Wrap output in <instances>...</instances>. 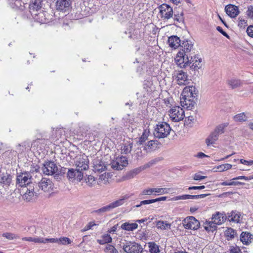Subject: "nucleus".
<instances>
[{
    "mask_svg": "<svg viewBox=\"0 0 253 253\" xmlns=\"http://www.w3.org/2000/svg\"><path fill=\"white\" fill-rule=\"evenodd\" d=\"M198 90L194 86H186L183 90L180 99L182 107L189 110H192L197 100Z\"/></svg>",
    "mask_w": 253,
    "mask_h": 253,
    "instance_id": "obj_1",
    "label": "nucleus"
},
{
    "mask_svg": "<svg viewBox=\"0 0 253 253\" xmlns=\"http://www.w3.org/2000/svg\"><path fill=\"white\" fill-rule=\"evenodd\" d=\"M170 130L171 128L169 125L166 122H162L157 125L153 134L155 137L163 138L167 137Z\"/></svg>",
    "mask_w": 253,
    "mask_h": 253,
    "instance_id": "obj_2",
    "label": "nucleus"
},
{
    "mask_svg": "<svg viewBox=\"0 0 253 253\" xmlns=\"http://www.w3.org/2000/svg\"><path fill=\"white\" fill-rule=\"evenodd\" d=\"M169 118L173 122H178L182 120L185 117L184 111L179 106H174L169 111Z\"/></svg>",
    "mask_w": 253,
    "mask_h": 253,
    "instance_id": "obj_3",
    "label": "nucleus"
},
{
    "mask_svg": "<svg viewBox=\"0 0 253 253\" xmlns=\"http://www.w3.org/2000/svg\"><path fill=\"white\" fill-rule=\"evenodd\" d=\"M74 164L76 169L82 172L88 169L89 168V160L84 154L76 157Z\"/></svg>",
    "mask_w": 253,
    "mask_h": 253,
    "instance_id": "obj_4",
    "label": "nucleus"
},
{
    "mask_svg": "<svg viewBox=\"0 0 253 253\" xmlns=\"http://www.w3.org/2000/svg\"><path fill=\"white\" fill-rule=\"evenodd\" d=\"M32 176L29 172L21 173L17 176L16 184L20 187L26 188L31 186Z\"/></svg>",
    "mask_w": 253,
    "mask_h": 253,
    "instance_id": "obj_5",
    "label": "nucleus"
},
{
    "mask_svg": "<svg viewBox=\"0 0 253 253\" xmlns=\"http://www.w3.org/2000/svg\"><path fill=\"white\" fill-rule=\"evenodd\" d=\"M182 225L186 229L196 230L200 228V223L195 217L189 216L182 220Z\"/></svg>",
    "mask_w": 253,
    "mask_h": 253,
    "instance_id": "obj_6",
    "label": "nucleus"
},
{
    "mask_svg": "<svg viewBox=\"0 0 253 253\" xmlns=\"http://www.w3.org/2000/svg\"><path fill=\"white\" fill-rule=\"evenodd\" d=\"M122 248L126 253H142L143 249L139 244L135 242H126L122 244Z\"/></svg>",
    "mask_w": 253,
    "mask_h": 253,
    "instance_id": "obj_7",
    "label": "nucleus"
},
{
    "mask_svg": "<svg viewBox=\"0 0 253 253\" xmlns=\"http://www.w3.org/2000/svg\"><path fill=\"white\" fill-rule=\"evenodd\" d=\"M47 141L44 139H37L33 141L31 144V148L34 151H36L39 154H43L47 152L46 150Z\"/></svg>",
    "mask_w": 253,
    "mask_h": 253,
    "instance_id": "obj_8",
    "label": "nucleus"
},
{
    "mask_svg": "<svg viewBox=\"0 0 253 253\" xmlns=\"http://www.w3.org/2000/svg\"><path fill=\"white\" fill-rule=\"evenodd\" d=\"M42 170L44 174L52 175L58 174V167L56 163L51 161H45L43 164Z\"/></svg>",
    "mask_w": 253,
    "mask_h": 253,
    "instance_id": "obj_9",
    "label": "nucleus"
},
{
    "mask_svg": "<svg viewBox=\"0 0 253 253\" xmlns=\"http://www.w3.org/2000/svg\"><path fill=\"white\" fill-rule=\"evenodd\" d=\"M37 185L39 190L46 192L50 193L53 191L54 184L49 178L42 177L41 180L38 182Z\"/></svg>",
    "mask_w": 253,
    "mask_h": 253,
    "instance_id": "obj_10",
    "label": "nucleus"
},
{
    "mask_svg": "<svg viewBox=\"0 0 253 253\" xmlns=\"http://www.w3.org/2000/svg\"><path fill=\"white\" fill-rule=\"evenodd\" d=\"M161 18L165 20H168L173 17V11L172 8L169 4L163 3L159 7Z\"/></svg>",
    "mask_w": 253,
    "mask_h": 253,
    "instance_id": "obj_11",
    "label": "nucleus"
},
{
    "mask_svg": "<svg viewBox=\"0 0 253 253\" xmlns=\"http://www.w3.org/2000/svg\"><path fill=\"white\" fill-rule=\"evenodd\" d=\"M128 164L127 159L126 157H118L113 160L111 163L112 169L116 170L122 169Z\"/></svg>",
    "mask_w": 253,
    "mask_h": 253,
    "instance_id": "obj_12",
    "label": "nucleus"
},
{
    "mask_svg": "<svg viewBox=\"0 0 253 253\" xmlns=\"http://www.w3.org/2000/svg\"><path fill=\"white\" fill-rule=\"evenodd\" d=\"M174 60L176 64L181 68H185L189 64L188 55L181 51L177 53Z\"/></svg>",
    "mask_w": 253,
    "mask_h": 253,
    "instance_id": "obj_13",
    "label": "nucleus"
},
{
    "mask_svg": "<svg viewBox=\"0 0 253 253\" xmlns=\"http://www.w3.org/2000/svg\"><path fill=\"white\" fill-rule=\"evenodd\" d=\"M67 177L71 181H74L75 180L80 181L83 179L84 174L83 172L78 170L77 169H68Z\"/></svg>",
    "mask_w": 253,
    "mask_h": 253,
    "instance_id": "obj_14",
    "label": "nucleus"
},
{
    "mask_svg": "<svg viewBox=\"0 0 253 253\" xmlns=\"http://www.w3.org/2000/svg\"><path fill=\"white\" fill-rule=\"evenodd\" d=\"M34 19L40 23H45L49 21L50 15L42 9L31 14Z\"/></svg>",
    "mask_w": 253,
    "mask_h": 253,
    "instance_id": "obj_15",
    "label": "nucleus"
},
{
    "mask_svg": "<svg viewBox=\"0 0 253 253\" xmlns=\"http://www.w3.org/2000/svg\"><path fill=\"white\" fill-rule=\"evenodd\" d=\"M43 5L42 0H31L28 7L31 14H35V12L42 10Z\"/></svg>",
    "mask_w": 253,
    "mask_h": 253,
    "instance_id": "obj_16",
    "label": "nucleus"
},
{
    "mask_svg": "<svg viewBox=\"0 0 253 253\" xmlns=\"http://www.w3.org/2000/svg\"><path fill=\"white\" fill-rule=\"evenodd\" d=\"M71 5L70 0H57L56 2V8L62 12L68 11Z\"/></svg>",
    "mask_w": 253,
    "mask_h": 253,
    "instance_id": "obj_17",
    "label": "nucleus"
},
{
    "mask_svg": "<svg viewBox=\"0 0 253 253\" xmlns=\"http://www.w3.org/2000/svg\"><path fill=\"white\" fill-rule=\"evenodd\" d=\"M22 190L25 191L22 196L23 199L27 202L32 200L34 195H35L36 196L37 194V193L34 191V187L33 186L23 188Z\"/></svg>",
    "mask_w": 253,
    "mask_h": 253,
    "instance_id": "obj_18",
    "label": "nucleus"
},
{
    "mask_svg": "<svg viewBox=\"0 0 253 253\" xmlns=\"http://www.w3.org/2000/svg\"><path fill=\"white\" fill-rule=\"evenodd\" d=\"M225 11L231 18H235L240 13L238 7L231 4H228L225 6Z\"/></svg>",
    "mask_w": 253,
    "mask_h": 253,
    "instance_id": "obj_19",
    "label": "nucleus"
},
{
    "mask_svg": "<svg viewBox=\"0 0 253 253\" xmlns=\"http://www.w3.org/2000/svg\"><path fill=\"white\" fill-rule=\"evenodd\" d=\"M209 194H204L197 195H182L181 196H177L173 197L171 200L173 201H178L179 200H187V199H198L205 198Z\"/></svg>",
    "mask_w": 253,
    "mask_h": 253,
    "instance_id": "obj_20",
    "label": "nucleus"
},
{
    "mask_svg": "<svg viewBox=\"0 0 253 253\" xmlns=\"http://www.w3.org/2000/svg\"><path fill=\"white\" fill-rule=\"evenodd\" d=\"M130 197V195L128 194H126L125 195L122 196L120 199L114 201L111 203L109 204V205H108L110 211L117 207L123 205L125 203V201L126 200L129 199Z\"/></svg>",
    "mask_w": 253,
    "mask_h": 253,
    "instance_id": "obj_21",
    "label": "nucleus"
},
{
    "mask_svg": "<svg viewBox=\"0 0 253 253\" xmlns=\"http://www.w3.org/2000/svg\"><path fill=\"white\" fill-rule=\"evenodd\" d=\"M201 62V58H199L197 56H194L193 57H191L190 59H189V64H188V66H189L190 68L195 70L200 68Z\"/></svg>",
    "mask_w": 253,
    "mask_h": 253,
    "instance_id": "obj_22",
    "label": "nucleus"
},
{
    "mask_svg": "<svg viewBox=\"0 0 253 253\" xmlns=\"http://www.w3.org/2000/svg\"><path fill=\"white\" fill-rule=\"evenodd\" d=\"M253 240V235L248 232H242L240 235V241L243 244L248 245Z\"/></svg>",
    "mask_w": 253,
    "mask_h": 253,
    "instance_id": "obj_23",
    "label": "nucleus"
},
{
    "mask_svg": "<svg viewBox=\"0 0 253 253\" xmlns=\"http://www.w3.org/2000/svg\"><path fill=\"white\" fill-rule=\"evenodd\" d=\"M168 43L169 46L174 49L180 46L181 41L179 37L176 36H172L169 38Z\"/></svg>",
    "mask_w": 253,
    "mask_h": 253,
    "instance_id": "obj_24",
    "label": "nucleus"
},
{
    "mask_svg": "<svg viewBox=\"0 0 253 253\" xmlns=\"http://www.w3.org/2000/svg\"><path fill=\"white\" fill-rule=\"evenodd\" d=\"M180 47L181 48V52H184L186 54L191 51L193 47V44L191 41L185 40L181 42Z\"/></svg>",
    "mask_w": 253,
    "mask_h": 253,
    "instance_id": "obj_25",
    "label": "nucleus"
},
{
    "mask_svg": "<svg viewBox=\"0 0 253 253\" xmlns=\"http://www.w3.org/2000/svg\"><path fill=\"white\" fill-rule=\"evenodd\" d=\"M11 182V176L7 173H0V183L5 185H9Z\"/></svg>",
    "mask_w": 253,
    "mask_h": 253,
    "instance_id": "obj_26",
    "label": "nucleus"
},
{
    "mask_svg": "<svg viewBox=\"0 0 253 253\" xmlns=\"http://www.w3.org/2000/svg\"><path fill=\"white\" fill-rule=\"evenodd\" d=\"M226 219V216H224L222 213L216 212L215 214L212 215V220L215 222L217 225L221 224Z\"/></svg>",
    "mask_w": 253,
    "mask_h": 253,
    "instance_id": "obj_27",
    "label": "nucleus"
},
{
    "mask_svg": "<svg viewBox=\"0 0 253 253\" xmlns=\"http://www.w3.org/2000/svg\"><path fill=\"white\" fill-rule=\"evenodd\" d=\"M9 1L13 8H18L21 10H24L26 7L25 5H27V4H25L21 0H9Z\"/></svg>",
    "mask_w": 253,
    "mask_h": 253,
    "instance_id": "obj_28",
    "label": "nucleus"
},
{
    "mask_svg": "<svg viewBox=\"0 0 253 253\" xmlns=\"http://www.w3.org/2000/svg\"><path fill=\"white\" fill-rule=\"evenodd\" d=\"M149 252L150 253H160V246L154 242H149L147 243Z\"/></svg>",
    "mask_w": 253,
    "mask_h": 253,
    "instance_id": "obj_29",
    "label": "nucleus"
},
{
    "mask_svg": "<svg viewBox=\"0 0 253 253\" xmlns=\"http://www.w3.org/2000/svg\"><path fill=\"white\" fill-rule=\"evenodd\" d=\"M219 136L213 131L211 133L206 139V143L208 146L212 145L218 140Z\"/></svg>",
    "mask_w": 253,
    "mask_h": 253,
    "instance_id": "obj_30",
    "label": "nucleus"
},
{
    "mask_svg": "<svg viewBox=\"0 0 253 253\" xmlns=\"http://www.w3.org/2000/svg\"><path fill=\"white\" fill-rule=\"evenodd\" d=\"M217 225L214 221H207L204 223V229L208 232H213L216 230Z\"/></svg>",
    "mask_w": 253,
    "mask_h": 253,
    "instance_id": "obj_31",
    "label": "nucleus"
},
{
    "mask_svg": "<svg viewBox=\"0 0 253 253\" xmlns=\"http://www.w3.org/2000/svg\"><path fill=\"white\" fill-rule=\"evenodd\" d=\"M138 227L136 223L125 222L121 225V228L126 231H133Z\"/></svg>",
    "mask_w": 253,
    "mask_h": 253,
    "instance_id": "obj_32",
    "label": "nucleus"
},
{
    "mask_svg": "<svg viewBox=\"0 0 253 253\" xmlns=\"http://www.w3.org/2000/svg\"><path fill=\"white\" fill-rule=\"evenodd\" d=\"M132 148V143L127 142L123 144L121 147L122 154H127L130 152Z\"/></svg>",
    "mask_w": 253,
    "mask_h": 253,
    "instance_id": "obj_33",
    "label": "nucleus"
},
{
    "mask_svg": "<svg viewBox=\"0 0 253 253\" xmlns=\"http://www.w3.org/2000/svg\"><path fill=\"white\" fill-rule=\"evenodd\" d=\"M173 24L176 25L178 23H183L184 21V17L183 13H176L175 11L173 12Z\"/></svg>",
    "mask_w": 253,
    "mask_h": 253,
    "instance_id": "obj_34",
    "label": "nucleus"
},
{
    "mask_svg": "<svg viewBox=\"0 0 253 253\" xmlns=\"http://www.w3.org/2000/svg\"><path fill=\"white\" fill-rule=\"evenodd\" d=\"M224 234L228 241L233 239L237 235L236 231L231 228H227Z\"/></svg>",
    "mask_w": 253,
    "mask_h": 253,
    "instance_id": "obj_35",
    "label": "nucleus"
},
{
    "mask_svg": "<svg viewBox=\"0 0 253 253\" xmlns=\"http://www.w3.org/2000/svg\"><path fill=\"white\" fill-rule=\"evenodd\" d=\"M94 170L95 171L102 172L106 169L104 164L100 161H96L93 163Z\"/></svg>",
    "mask_w": 253,
    "mask_h": 253,
    "instance_id": "obj_36",
    "label": "nucleus"
},
{
    "mask_svg": "<svg viewBox=\"0 0 253 253\" xmlns=\"http://www.w3.org/2000/svg\"><path fill=\"white\" fill-rule=\"evenodd\" d=\"M226 218H227L229 221H233L238 223L240 221V216L236 212L232 211L228 214Z\"/></svg>",
    "mask_w": 253,
    "mask_h": 253,
    "instance_id": "obj_37",
    "label": "nucleus"
},
{
    "mask_svg": "<svg viewBox=\"0 0 253 253\" xmlns=\"http://www.w3.org/2000/svg\"><path fill=\"white\" fill-rule=\"evenodd\" d=\"M156 226L161 230L170 229L171 224L166 221L159 220L156 222Z\"/></svg>",
    "mask_w": 253,
    "mask_h": 253,
    "instance_id": "obj_38",
    "label": "nucleus"
},
{
    "mask_svg": "<svg viewBox=\"0 0 253 253\" xmlns=\"http://www.w3.org/2000/svg\"><path fill=\"white\" fill-rule=\"evenodd\" d=\"M149 135V130L146 129H144L142 135L139 138L138 141H137V144L138 145H143V143L148 139V137Z\"/></svg>",
    "mask_w": 253,
    "mask_h": 253,
    "instance_id": "obj_39",
    "label": "nucleus"
},
{
    "mask_svg": "<svg viewBox=\"0 0 253 253\" xmlns=\"http://www.w3.org/2000/svg\"><path fill=\"white\" fill-rule=\"evenodd\" d=\"M145 84H144V89L146 90L147 94H149L152 91L155 90V87L153 84L151 80H145Z\"/></svg>",
    "mask_w": 253,
    "mask_h": 253,
    "instance_id": "obj_40",
    "label": "nucleus"
},
{
    "mask_svg": "<svg viewBox=\"0 0 253 253\" xmlns=\"http://www.w3.org/2000/svg\"><path fill=\"white\" fill-rule=\"evenodd\" d=\"M228 123L220 124L215 127L213 131L219 136L220 134H223L224 132L225 128L228 126Z\"/></svg>",
    "mask_w": 253,
    "mask_h": 253,
    "instance_id": "obj_41",
    "label": "nucleus"
},
{
    "mask_svg": "<svg viewBox=\"0 0 253 253\" xmlns=\"http://www.w3.org/2000/svg\"><path fill=\"white\" fill-rule=\"evenodd\" d=\"M234 120L236 122H245L247 120V117L244 113H241L235 115Z\"/></svg>",
    "mask_w": 253,
    "mask_h": 253,
    "instance_id": "obj_42",
    "label": "nucleus"
},
{
    "mask_svg": "<svg viewBox=\"0 0 253 253\" xmlns=\"http://www.w3.org/2000/svg\"><path fill=\"white\" fill-rule=\"evenodd\" d=\"M112 239L111 236L108 234H104L102 236V239L99 241L100 244H104L109 243L112 242Z\"/></svg>",
    "mask_w": 253,
    "mask_h": 253,
    "instance_id": "obj_43",
    "label": "nucleus"
},
{
    "mask_svg": "<svg viewBox=\"0 0 253 253\" xmlns=\"http://www.w3.org/2000/svg\"><path fill=\"white\" fill-rule=\"evenodd\" d=\"M41 237H23L22 238V241H26L37 243H42L43 242L41 240Z\"/></svg>",
    "mask_w": 253,
    "mask_h": 253,
    "instance_id": "obj_44",
    "label": "nucleus"
},
{
    "mask_svg": "<svg viewBox=\"0 0 253 253\" xmlns=\"http://www.w3.org/2000/svg\"><path fill=\"white\" fill-rule=\"evenodd\" d=\"M154 195H160L168 193V189L166 188H153Z\"/></svg>",
    "mask_w": 253,
    "mask_h": 253,
    "instance_id": "obj_45",
    "label": "nucleus"
},
{
    "mask_svg": "<svg viewBox=\"0 0 253 253\" xmlns=\"http://www.w3.org/2000/svg\"><path fill=\"white\" fill-rule=\"evenodd\" d=\"M85 180L89 186L91 187L95 184V178L92 175H88L87 177L85 178Z\"/></svg>",
    "mask_w": 253,
    "mask_h": 253,
    "instance_id": "obj_46",
    "label": "nucleus"
},
{
    "mask_svg": "<svg viewBox=\"0 0 253 253\" xmlns=\"http://www.w3.org/2000/svg\"><path fill=\"white\" fill-rule=\"evenodd\" d=\"M2 237L10 240L19 238V236L17 235L12 233H4L2 234Z\"/></svg>",
    "mask_w": 253,
    "mask_h": 253,
    "instance_id": "obj_47",
    "label": "nucleus"
},
{
    "mask_svg": "<svg viewBox=\"0 0 253 253\" xmlns=\"http://www.w3.org/2000/svg\"><path fill=\"white\" fill-rule=\"evenodd\" d=\"M232 166L229 164H225L217 166V169L220 171H223L230 169L232 168Z\"/></svg>",
    "mask_w": 253,
    "mask_h": 253,
    "instance_id": "obj_48",
    "label": "nucleus"
},
{
    "mask_svg": "<svg viewBox=\"0 0 253 253\" xmlns=\"http://www.w3.org/2000/svg\"><path fill=\"white\" fill-rule=\"evenodd\" d=\"M228 84L232 88H235L238 87L240 84V80H228Z\"/></svg>",
    "mask_w": 253,
    "mask_h": 253,
    "instance_id": "obj_49",
    "label": "nucleus"
},
{
    "mask_svg": "<svg viewBox=\"0 0 253 253\" xmlns=\"http://www.w3.org/2000/svg\"><path fill=\"white\" fill-rule=\"evenodd\" d=\"M165 104L167 107L171 108L173 107V104L174 103L173 99L171 97H168L164 99Z\"/></svg>",
    "mask_w": 253,
    "mask_h": 253,
    "instance_id": "obj_50",
    "label": "nucleus"
},
{
    "mask_svg": "<svg viewBox=\"0 0 253 253\" xmlns=\"http://www.w3.org/2000/svg\"><path fill=\"white\" fill-rule=\"evenodd\" d=\"M156 144V143L155 140H150L148 142L146 146H143L142 147H143V150L147 152L149 151L150 149H152L154 147V145Z\"/></svg>",
    "mask_w": 253,
    "mask_h": 253,
    "instance_id": "obj_51",
    "label": "nucleus"
},
{
    "mask_svg": "<svg viewBox=\"0 0 253 253\" xmlns=\"http://www.w3.org/2000/svg\"><path fill=\"white\" fill-rule=\"evenodd\" d=\"M243 184H244L243 183L239 181H224L221 183V185L222 186H235Z\"/></svg>",
    "mask_w": 253,
    "mask_h": 253,
    "instance_id": "obj_52",
    "label": "nucleus"
},
{
    "mask_svg": "<svg viewBox=\"0 0 253 253\" xmlns=\"http://www.w3.org/2000/svg\"><path fill=\"white\" fill-rule=\"evenodd\" d=\"M108 253H118L117 250L112 245H108L105 249Z\"/></svg>",
    "mask_w": 253,
    "mask_h": 253,
    "instance_id": "obj_53",
    "label": "nucleus"
},
{
    "mask_svg": "<svg viewBox=\"0 0 253 253\" xmlns=\"http://www.w3.org/2000/svg\"><path fill=\"white\" fill-rule=\"evenodd\" d=\"M246 14L250 19L253 20V5L248 6Z\"/></svg>",
    "mask_w": 253,
    "mask_h": 253,
    "instance_id": "obj_54",
    "label": "nucleus"
},
{
    "mask_svg": "<svg viewBox=\"0 0 253 253\" xmlns=\"http://www.w3.org/2000/svg\"><path fill=\"white\" fill-rule=\"evenodd\" d=\"M17 155V152L15 151H6L4 154L3 155L5 157H8V158L9 159H12L13 157H16Z\"/></svg>",
    "mask_w": 253,
    "mask_h": 253,
    "instance_id": "obj_55",
    "label": "nucleus"
},
{
    "mask_svg": "<svg viewBox=\"0 0 253 253\" xmlns=\"http://www.w3.org/2000/svg\"><path fill=\"white\" fill-rule=\"evenodd\" d=\"M58 242L62 245H68L71 243L70 240L67 237H61L58 240Z\"/></svg>",
    "mask_w": 253,
    "mask_h": 253,
    "instance_id": "obj_56",
    "label": "nucleus"
},
{
    "mask_svg": "<svg viewBox=\"0 0 253 253\" xmlns=\"http://www.w3.org/2000/svg\"><path fill=\"white\" fill-rule=\"evenodd\" d=\"M141 195H154V189L153 188H149L147 189L143 190L141 194Z\"/></svg>",
    "mask_w": 253,
    "mask_h": 253,
    "instance_id": "obj_57",
    "label": "nucleus"
},
{
    "mask_svg": "<svg viewBox=\"0 0 253 253\" xmlns=\"http://www.w3.org/2000/svg\"><path fill=\"white\" fill-rule=\"evenodd\" d=\"M109 211H110V210L109 209L108 205H107L98 210L95 211V212L97 213H100L101 212H105Z\"/></svg>",
    "mask_w": 253,
    "mask_h": 253,
    "instance_id": "obj_58",
    "label": "nucleus"
},
{
    "mask_svg": "<svg viewBox=\"0 0 253 253\" xmlns=\"http://www.w3.org/2000/svg\"><path fill=\"white\" fill-rule=\"evenodd\" d=\"M41 240L43 241V242H42V243H55L57 241L58 242L57 239H54V238H42Z\"/></svg>",
    "mask_w": 253,
    "mask_h": 253,
    "instance_id": "obj_59",
    "label": "nucleus"
},
{
    "mask_svg": "<svg viewBox=\"0 0 253 253\" xmlns=\"http://www.w3.org/2000/svg\"><path fill=\"white\" fill-rule=\"evenodd\" d=\"M141 148H137L135 151V155L137 159L142 158L143 156V153L142 152Z\"/></svg>",
    "mask_w": 253,
    "mask_h": 253,
    "instance_id": "obj_60",
    "label": "nucleus"
},
{
    "mask_svg": "<svg viewBox=\"0 0 253 253\" xmlns=\"http://www.w3.org/2000/svg\"><path fill=\"white\" fill-rule=\"evenodd\" d=\"M252 179H253V176H250L249 177L245 176H238V177L233 178L232 180H239V179H244L246 180H251Z\"/></svg>",
    "mask_w": 253,
    "mask_h": 253,
    "instance_id": "obj_61",
    "label": "nucleus"
},
{
    "mask_svg": "<svg viewBox=\"0 0 253 253\" xmlns=\"http://www.w3.org/2000/svg\"><path fill=\"white\" fill-rule=\"evenodd\" d=\"M247 33L249 36L253 38V25H250L247 28Z\"/></svg>",
    "mask_w": 253,
    "mask_h": 253,
    "instance_id": "obj_62",
    "label": "nucleus"
},
{
    "mask_svg": "<svg viewBox=\"0 0 253 253\" xmlns=\"http://www.w3.org/2000/svg\"><path fill=\"white\" fill-rule=\"evenodd\" d=\"M241 251L238 247H231L230 249V253H240Z\"/></svg>",
    "mask_w": 253,
    "mask_h": 253,
    "instance_id": "obj_63",
    "label": "nucleus"
},
{
    "mask_svg": "<svg viewBox=\"0 0 253 253\" xmlns=\"http://www.w3.org/2000/svg\"><path fill=\"white\" fill-rule=\"evenodd\" d=\"M177 79H187V75L182 71H179L178 76Z\"/></svg>",
    "mask_w": 253,
    "mask_h": 253,
    "instance_id": "obj_64",
    "label": "nucleus"
}]
</instances>
